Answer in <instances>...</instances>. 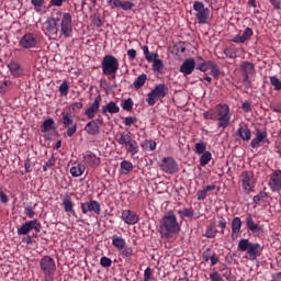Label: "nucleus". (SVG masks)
Listing matches in <instances>:
<instances>
[{"mask_svg": "<svg viewBox=\"0 0 281 281\" xmlns=\"http://www.w3.org/2000/svg\"><path fill=\"white\" fill-rule=\"evenodd\" d=\"M48 20L57 25L60 23V34L65 38H71V34H74V19L71 18V13H63L60 10H55Z\"/></svg>", "mask_w": 281, "mask_h": 281, "instance_id": "nucleus-1", "label": "nucleus"}, {"mask_svg": "<svg viewBox=\"0 0 281 281\" xmlns=\"http://www.w3.org/2000/svg\"><path fill=\"white\" fill-rule=\"evenodd\" d=\"M160 228L165 229V238H170L172 234H177L181 231L179 222L177 221V215L175 212L169 211L160 221Z\"/></svg>", "mask_w": 281, "mask_h": 281, "instance_id": "nucleus-2", "label": "nucleus"}, {"mask_svg": "<svg viewBox=\"0 0 281 281\" xmlns=\"http://www.w3.org/2000/svg\"><path fill=\"white\" fill-rule=\"evenodd\" d=\"M237 249L238 251H246L250 260H258V257L261 256L265 247H262L259 243H251L249 239L243 238L239 239Z\"/></svg>", "mask_w": 281, "mask_h": 281, "instance_id": "nucleus-3", "label": "nucleus"}, {"mask_svg": "<svg viewBox=\"0 0 281 281\" xmlns=\"http://www.w3.org/2000/svg\"><path fill=\"white\" fill-rule=\"evenodd\" d=\"M101 69L103 76H112V79L115 80V75L120 69V60L113 55H105L101 61Z\"/></svg>", "mask_w": 281, "mask_h": 281, "instance_id": "nucleus-4", "label": "nucleus"}, {"mask_svg": "<svg viewBox=\"0 0 281 281\" xmlns=\"http://www.w3.org/2000/svg\"><path fill=\"white\" fill-rule=\"evenodd\" d=\"M214 117L218 122V128H227L232 120V113H229V105L223 103L217 104L215 106Z\"/></svg>", "mask_w": 281, "mask_h": 281, "instance_id": "nucleus-5", "label": "nucleus"}, {"mask_svg": "<svg viewBox=\"0 0 281 281\" xmlns=\"http://www.w3.org/2000/svg\"><path fill=\"white\" fill-rule=\"evenodd\" d=\"M40 268L44 274V281H54V273H56V260L52 256H44L40 260Z\"/></svg>", "mask_w": 281, "mask_h": 281, "instance_id": "nucleus-6", "label": "nucleus"}, {"mask_svg": "<svg viewBox=\"0 0 281 281\" xmlns=\"http://www.w3.org/2000/svg\"><path fill=\"white\" fill-rule=\"evenodd\" d=\"M116 142L121 146H124L125 150L130 153V155H137V153H139V144H137V140L133 139L131 132L120 133V137Z\"/></svg>", "mask_w": 281, "mask_h": 281, "instance_id": "nucleus-7", "label": "nucleus"}, {"mask_svg": "<svg viewBox=\"0 0 281 281\" xmlns=\"http://www.w3.org/2000/svg\"><path fill=\"white\" fill-rule=\"evenodd\" d=\"M168 95V88L164 83L157 85L148 94H147V104L149 106H155L157 98H166Z\"/></svg>", "mask_w": 281, "mask_h": 281, "instance_id": "nucleus-8", "label": "nucleus"}, {"mask_svg": "<svg viewBox=\"0 0 281 281\" xmlns=\"http://www.w3.org/2000/svg\"><path fill=\"white\" fill-rule=\"evenodd\" d=\"M193 10L195 13V19L200 25H205L207 19H210V8H205V4L201 1H195L193 3Z\"/></svg>", "mask_w": 281, "mask_h": 281, "instance_id": "nucleus-9", "label": "nucleus"}, {"mask_svg": "<svg viewBox=\"0 0 281 281\" xmlns=\"http://www.w3.org/2000/svg\"><path fill=\"white\" fill-rule=\"evenodd\" d=\"M159 168L166 175H177L179 172V164L172 157H165L159 164Z\"/></svg>", "mask_w": 281, "mask_h": 281, "instance_id": "nucleus-10", "label": "nucleus"}, {"mask_svg": "<svg viewBox=\"0 0 281 281\" xmlns=\"http://www.w3.org/2000/svg\"><path fill=\"white\" fill-rule=\"evenodd\" d=\"M80 206H81L82 214H86V216H93L94 214L99 215L100 212L102 211V209L100 206V202H98L95 200L81 202Z\"/></svg>", "mask_w": 281, "mask_h": 281, "instance_id": "nucleus-11", "label": "nucleus"}, {"mask_svg": "<svg viewBox=\"0 0 281 281\" xmlns=\"http://www.w3.org/2000/svg\"><path fill=\"white\" fill-rule=\"evenodd\" d=\"M61 122L64 128H67V136L74 137V135H76V131H78V125L74 124V116L71 115V112H61Z\"/></svg>", "mask_w": 281, "mask_h": 281, "instance_id": "nucleus-12", "label": "nucleus"}, {"mask_svg": "<svg viewBox=\"0 0 281 281\" xmlns=\"http://www.w3.org/2000/svg\"><path fill=\"white\" fill-rule=\"evenodd\" d=\"M41 223H38L37 220L27 221L18 228V236H27L32 229L38 234L41 232Z\"/></svg>", "mask_w": 281, "mask_h": 281, "instance_id": "nucleus-13", "label": "nucleus"}, {"mask_svg": "<svg viewBox=\"0 0 281 281\" xmlns=\"http://www.w3.org/2000/svg\"><path fill=\"white\" fill-rule=\"evenodd\" d=\"M241 188L246 194L254 192V188H256V180H254V172L245 171L241 173Z\"/></svg>", "mask_w": 281, "mask_h": 281, "instance_id": "nucleus-14", "label": "nucleus"}, {"mask_svg": "<svg viewBox=\"0 0 281 281\" xmlns=\"http://www.w3.org/2000/svg\"><path fill=\"white\" fill-rule=\"evenodd\" d=\"M36 45H38V36L34 33H26L19 41V46L23 49H32Z\"/></svg>", "mask_w": 281, "mask_h": 281, "instance_id": "nucleus-15", "label": "nucleus"}, {"mask_svg": "<svg viewBox=\"0 0 281 281\" xmlns=\"http://www.w3.org/2000/svg\"><path fill=\"white\" fill-rule=\"evenodd\" d=\"M106 3L111 10H124V12H128V10L135 9L133 0H108Z\"/></svg>", "mask_w": 281, "mask_h": 281, "instance_id": "nucleus-16", "label": "nucleus"}, {"mask_svg": "<svg viewBox=\"0 0 281 281\" xmlns=\"http://www.w3.org/2000/svg\"><path fill=\"white\" fill-rule=\"evenodd\" d=\"M240 70L244 76V82H246L247 89L251 86V80H249V76H254L256 72V67L254 66L252 63L249 61H244L240 66Z\"/></svg>", "mask_w": 281, "mask_h": 281, "instance_id": "nucleus-17", "label": "nucleus"}, {"mask_svg": "<svg viewBox=\"0 0 281 281\" xmlns=\"http://www.w3.org/2000/svg\"><path fill=\"white\" fill-rule=\"evenodd\" d=\"M102 103V95L98 94L93 103L85 111V115L88 120H93L95 114L100 111V104Z\"/></svg>", "mask_w": 281, "mask_h": 281, "instance_id": "nucleus-18", "label": "nucleus"}, {"mask_svg": "<svg viewBox=\"0 0 281 281\" xmlns=\"http://www.w3.org/2000/svg\"><path fill=\"white\" fill-rule=\"evenodd\" d=\"M272 192H280L281 190V170L277 169L273 171L268 183Z\"/></svg>", "mask_w": 281, "mask_h": 281, "instance_id": "nucleus-19", "label": "nucleus"}, {"mask_svg": "<svg viewBox=\"0 0 281 281\" xmlns=\"http://www.w3.org/2000/svg\"><path fill=\"white\" fill-rule=\"evenodd\" d=\"M44 32L50 38H58V24L48 18L44 23Z\"/></svg>", "mask_w": 281, "mask_h": 281, "instance_id": "nucleus-20", "label": "nucleus"}, {"mask_svg": "<svg viewBox=\"0 0 281 281\" xmlns=\"http://www.w3.org/2000/svg\"><path fill=\"white\" fill-rule=\"evenodd\" d=\"M83 161L85 164H88L90 168H98L101 164L100 156L95 155L93 151L88 150L83 154Z\"/></svg>", "mask_w": 281, "mask_h": 281, "instance_id": "nucleus-21", "label": "nucleus"}, {"mask_svg": "<svg viewBox=\"0 0 281 281\" xmlns=\"http://www.w3.org/2000/svg\"><path fill=\"white\" fill-rule=\"evenodd\" d=\"M122 221L126 223V225H137L139 223V215L131 210H124L122 212Z\"/></svg>", "mask_w": 281, "mask_h": 281, "instance_id": "nucleus-22", "label": "nucleus"}, {"mask_svg": "<svg viewBox=\"0 0 281 281\" xmlns=\"http://www.w3.org/2000/svg\"><path fill=\"white\" fill-rule=\"evenodd\" d=\"M100 126H102V122L94 119L86 124L85 131L88 135H98L100 133Z\"/></svg>", "mask_w": 281, "mask_h": 281, "instance_id": "nucleus-23", "label": "nucleus"}, {"mask_svg": "<svg viewBox=\"0 0 281 281\" xmlns=\"http://www.w3.org/2000/svg\"><path fill=\"white\" fill-rule=\"evenodd\" d=\"M231 227H232L231 238L232 240H236L243 227V220H240V217H234L232 220Z\"/></svg>", "mask_w": 281, "mask_h": 281, "instance_id": "nucleus-24", "label": "nucleus"}, {"mask_svg": "<svg viewBox=\"0 0 281 281\" xmlns=\"http://www.w3.org/2000/svg\"><path fill=\"white\" fill-rule=\"evenodd\" d=\"M194 67H196V61L193 58L186 59L180 66V72L190 76L194 71Z\"/></svg>", "mask_w": 281, "mask_h": 281, "instance_id": "nucleus-25", "label": "nucleus"}, {"mask_svg": "<svg viewBox=\"0 0 281 281\" xmlns=\"http://www.w3.org/2000/svg\"><path fill=\"white\" fill-rule=\"evenodd\" d=\"M237 137H240L243 142H249L251 140V130L247 124L239 125L237 132H236Z\"/></svg>", "mask_w": 281, "mask_h": 281, "instance_id": "nucleus-26", "label": "nucleus"}, {"mask_svg": "<svg viewBox=\"0 0 281 281\" xmlns=\"http://www.w3.org/2000/svg\"><path fill=\"white\" fill-rule=\"evenodd\" d=\"M254 36V30L251 27H246L243 32V35H236L232 42L233 43H237V44H243L247 41H249V38H251Z\"/></svg>", "mask_w": 281, "mask_h": 281, "instance_id": "nucleus-27", "label": "nucleus"}, {"mask_svg": "<svg viewBox=\"0 0 281 281\" xmlns=\"http://www.w3.org/2000/svg\"><path fill=\"white\" fill-rule=\"evenodd\" d=\"M85 170H87V167L82 165V162L75 161L70 168V175L74 178L82 177L85 175Z\"/></svg>", "mask_w": 281, "mask_h": 281, "instance_id": "nucleus-28", "label": "nucleus"}, {"mask_svg": "<svg viewBox=\"0 0 281 281\" xmlns=\"http://www.w3.org/2000/svg\"><path fill=\"white\" fill-rule=\"evenodd\" d=\"M101 113L103 115H106L108 113H110L111 115H115L120 113V105H117V103L114 101H110L106 105L102 106Z\"/></svg>", "mask_w": 281, "mask_h": 281, "instance_id": "nucleus-29", "label": "nucleus"}, {"mask_svg": "<svg viewBox=\"0 0 281 281\" xmlns=\"http://www.w3.org/2000/svg\"><path fill=\"white\" fill-rule=\"evenodd\" d=\"M8 69L10 70L11 76H14V78H19V76L23 75V67H21V64L16 61H10L8 64Z\"/></svg>", "mask_w": 281, "mask_h": 281, "instance_id": "nucleus-30", "label": "nucleus"}, {"mask_svg": "<svg viewBox=\"0 0 281 281\" xmlns=\"http://www.w3.org/2000/svg\"><path fill=\"white\" fill-rule=\"evenodd\" d=\"M31 5L37 14H45L47 12V7H45V0H31Z\"/></svg>", "mask_w": 281, "mask_h": 281, "instance_id": "nucleus-31", "label": "nucleus"}, {"mask_svg": "<svg viewBox=\"0 0 281 281\" xmlns=\"http://www.w3.org/2000/svg\"><path fill=\"white\" fill-rule=\"evenodd\" d=\"M63 205L65 212H67L68 214H76V212H74V202H71V196L65 195L63 198Z\"/></svg>", "mask_w": 281, "mask_h": 281, "instance_id": "nucleus-32", "label": "nucleus"}, {"mask_svg": "<svg viewBox=\"0 0 281 281\" xmlns=\"http://www.w3.org/2000/svg\"><path fill=\"white\" fill-rule=\"evenodd\" d=\"M198 63L195 64V68L199 69V71H207L210 70V67L212 65V60L205 61L202 57L198 58Z\"/></svg>", "mask_w": 281, "mask_h": 281, "instance_id": "nucleus-33", "label": "nucleus"}, {"mask_svg": "<svg viewBox=\"0 0 281 281\" xmlns=\"http://www.w3.org/2000/svg\"><path fill=\"white\" fill-rule=\"evenodd\" d=\"M216 234H218V229L216 228V223L211 222L205 231V238H216Z\"/></svg>", "mask_w": 281, "mask_h": 281, "instance_id": "nucleus-34", "label": "nucleus"}, {"mask_svg": "<svg viewBox=\"0 0 281 281\" xmlns=\"http://www.w3.org/2000/svg\"><path fill=\"white\" fill-rule=\"evenodd\" d=\"M112 245L113 247H116L117 250H122L124 247H126V240L117 235H114L112 237Z\"/></svg>", "mask_w": 281, "mask_h": 281, "instance_id": "nucleus-35", "label": "nucleus"}, {"mask_svg": "<svg viewBox=\"0 0 281 281\" xmlns=\"http://www.w3.org/2000/svg\"><path fill=\"white\" fill-rule=\"evenodd\" d=\"M177 214H179L180 218L183 221V218H192V216H194V211L192 207H184L182 210H178Z\"/></svg>", "mask_w": 281, "mask_h": 281, "instance_id": "nucleus-36", "label": "nucleus"}, {"mask_svg": "<svg viewBox=\"0 0 281 281\" xmlns=\"http://www.w3.org/2000/svg\"><path fill=\"white\" fill-rule=\"evenodd\" d=\"M146 80H148V76L146 74H142L140 76H138L133 82L134 89H142V87L146 85Z\"/></svg>", "mask_w": 281, "mask_h": 281, "instance_id": "nucleus-37", "label": "nucleus"}, {"mask_svg": "<svg viewBox=\"0 0 281 281\" xmlns=\"http://www.w3.org/2000/svg\"><path fill=\"white\" fill-rule=\"evenodd\" d=\"M246 226L250 232H258V224L254 222L251 214L246 215Z\"/></svg>", "mask_w": 281, "mask_h": 281, "instance_id": "nucleus-38", "label": "nucleus"}, {"mask_svg": "<svg viewBox=\"0 0 281 281\" xmlns=\"http://www.w3.org/2000/svg\"><path fill=\"white\" fill-rule=\"evenodd\" d=\"M210 161H212V153L204 151V154H202V156L200 157V166H202V168H205V166H207Z\"/></svg>", "mask_w": 281, "mask_h": 281, "instance_id": "nucleus-39", "label": "nucleus"}, {"mask_svg": "<svg viewBox=\"0 0 281 281\" xmlns=\"http://www.w3.org/2000/svg\"><path fill=\"white\" fill-rule=\"evenodd\" d=\"M54 124H55L54 119H47L41 125V132L42 133H49V131H52V127L54 126Z\"/></svg>", "mask_w": 281, "mask_h": 281, "instance_id": "nucleus-40", "label": "nucleus"}, {"mask_svg": "<svg viewBox=\"0 0 281 281\" xmlns=\"http://www.w3.org/2000/svg\"><path fill=\"white\" fill-rule=\"evenodd\" d=\"M132 170H133V162L128 160H123L121 162V172L123 175H128V172H132Z\"/></svg>", "mask_w": 281, "mask_h": 281, "instance_id": "nucleus-41", "label": "nucleus"}, {"mask_svg": "<svg viewBox=\"0 0 281 281\" xmlns=\"http://www.w3.org/2000/svg\"><path fill=\"white\" fill-rule=\"evenodd\" d=\"M224 54L226 56V58H238V48L236 47H228L224 49Z\"/></svg>", "mask_w": 281, "mask_h": 281, "instance_id": "nucleus-42", "label": "nucleus"}, {"mask_svg": "<svg viewBox=\"0 0 281 281\" xmlns=\"http://www.w3.org/2000/svg\"><path fill=\"white\" fill-rule=\"evenodd\" d=\"M267 196V192L260 191L257 195L252 198V203H255L256 205H260V203H265Z\"/></svg>", "mask_w": 281, "mask_h": 281, "instance_id": "nucleus-43", "label": "nucleus"}, {"mask_svg": "<svg viewBox=\"0 0 281 281\" xmlns=\"http://www.w3.org/2000/svg\"><path fill=\"white\" fill-rule=\"evenodd\" d=\"M119 251H120V255L122 256V258L124 260H128L131 258V256H133V248L132 247L124 246V248L119 250Z\"/></svg>", "mask_w": 281, "mask_h": 281, "instance_id": "nucleus-44", "label": "nucleus"}, {"mask_svg": "<svg viewBox=\"0 0 281 281\" xmlns=\"http://www.w3.org/2000/svg\"><path fill=\"white\" fill-rule=\"evenodd\" d=\"M270 85L274 88V91H281V80L278 76L270 77Z\"/></svg>", "mask_w": 281, "mask_h": 281, "instance_id": "nucleus-45", "label": "nucleus"}, {"mask_svg": "<svg viewBox=\"0 0 281 281\" xmlns=\"http://www.w3.org/2000/svg\"><path fill=\"white\" fill-rule=\"evenodd\" d=\"M59 93L60 95H68L69 94V82L64 80L59 86Z\"/></svg>", "mask_w": 281, "mask_h": 281, "instance_id": "nucleus-46", "label": "nucleus"}, {"mask_svg": "<svg viewBox=\"0 0 281 281\" xmlns=\"http://www.w3.org/2000/svg\"><path fill=\"white\" fill-rule=\"evenodd\" d=\"M256 137H258L262 144H269V139L267 138V131H256Z\"/></svg>", "mask_w": 281, "mask_h": 281, "instance_id": "nucleus-47", "label": "nucleus"}, {"mask_svg": "<svg viewBox=\"0 0 281 281\" xmlns=\"http://www.w3.org/2000/svg\"><path fill=\"white\" fill-rule=\"evenodd\" d=\"M164 69V61L161 59H155L153 61V71L159 72Z\"/></svg>", "mask_w": 281, "mask_h": 281, "instance_id": "nucleus-48", "label": "nucleus"}, {"mask_svg": "<svg viewBox=\"0 0 281 281\" xmlns=\"http://www.w3.org/2000/svg\"><path fill=\"white\" fill-rule=\"evenodd\" d=\"M206 148H207V144H205L204 142L195 144V153L198 155H203Z\"/></svg>", "mask_w": 281, "mask_h": 281, "instance_id": "nucleus-49", "label": "nucleus"}, {"mask_svg": "<svg viewBox=\"0 0 281 281\" xmlns=\"http://www.w3.org/2000/svg\"><path fill=\"white\" fill-rule=\"evenodd\" d=\"M100 265L104 269H109V267H111V265H113V261L109 257H101Z\"/></svg>", "mask_w": 281, "mask_h": 281, "instance_id": "nucleus-50", "label": "nucleus"}, {"mask_svg": "<svg viewBox=\"0 0 281 281\" xmlns=\"http://www.w3.org/2000/svg\"><path fill=\"white\" fill-rule=\"evenodd\" d=\"M122 109L124 111H133V99H126L122 104Z\"/></svg>", "mask_w": 281, "mask_h": 281, "instance_id": "nucleus-51", "label": "nucleus"}, {"mask_svg": "<svg viewBox=\"0 0 281 281\" xmlns=\"http://www.w3.org/2000/svg\"><path fill=\"white\" fill-rule=\"evenodd\" d=\"M213 254L214 251H212V248H206L202 254L203 260H205V262H210V259L212 258Z\"/></svg>", "mask_w": 281, "mask_h": 281, "instance_id": "nucleus-52", "label": "nucleus"}, {"mask_svg": "<svg viewBox=\"0 0 281 281\" xmlns=\"http://www.w3.org/2000/svg\"><path fill=\"white\" fill-rule=\"evenodd\" d=\"M209 69L211 70V74L214 76V78H218V76H221V70H218V66H216L214 61H212V65Z\"/></svg>", "mask_w": 281, "mask_h": 281, "instance_id": "nucleus-53", "label": "nucleus"}, {"mask_svg": "<svg viewBox=\"0 0 281 281\" xmlns=\"http://www.w3.org/2000/svg\"><path fill=\"white\" fill-rule=\"evenodd\" d=\"M145 148L148 150H155L157 148V143L153 139L145 140Z\"/></svg>", "mask_w": 281, "mask_h": 281, "instance_id": "nucleus-54", "label": "nucleus"}, {"mask_svg": "<svg viewBox=\"0 0 281 281\" xmlns=\"http://www.w3.org/2000/svg\"><path fill=\"white\" fill-rule=\"evenodd\" d=\"M125 126H133V124H137V117L135 116H126L124 119Z\"/></svg>", "mask_w": 281, "mask_h": 281, "instance_id": "nucleus-55", "label": "nucleus"}, {"mask_svg": "<svg viewBox=\"0 0 281 281\" xmlns=\"http://www.w3.org/2000/svg\"><path fill=\"white\" fill-rule=\"evenodd\" d=\"M67 3V0H49V4L53 5V8H63Z\"/></svg>", "mask_w": 281, "mask_h": 281, "instance_id": "nucleus-56", "label": "nucleus"}, {"mask_svg": "<svg viewBox=\"0 0 281 281\" xmlns=\"http://www.w3.org/2000/svg\"><path fill=\"white\" fill-rule=\"evenodd\" d=\"M178 54H186V42H179L176 44Z\"/></svg>", "mask_w": 281, "mask_h": 281, "instance_id": "nucleus-57", "label": "nucleus"}, {"mask_svg": "<svg viewBox=\"0 0 281 281\" xmlns=\"http://www.w3.org/2000/svg\"><path fill=\"white\" fill-rule=\"evenodd\" d=\"M159 58V54L157 53H149L147 56H145V59L147 63H154V60H157Z\"/></svg>", "mask_w": 281, "mask_h": 281, "instance_id": "nucleus-58", "label": "nucleus"}, {"mask_svg": "<svg viewBox=\"0 0 281 281\" xmlns=\"http://www.w3.org/2000/svg\"><path fill=\"white\" fill-rule=\"evenodd\" d=\"M92 23L93 25H95V27H102V25H104V23L102 22V19L99 15H94L92 18Z\"/></svg>", "mask_w": 281, "mask_h": 281, "instance_id": "nucleus-59", "label": "nucleus"}, {"mask_svg": "<svg viewBox=\"0 0 281 281\" xmlns=\"http://www.w3.org/2000/svg\"><path fill=\"white\" fill-rule=\"evenodd\" d=\"M24 214H25L29 218H34V216H36V212H34V210H33L31 206L25 207Z\"/></svg>", "mask_w": 281, "mask_h": 281, "instance_id": "nucleus-60", "label": "nucleus"}, {"mask_svg": "<svg viewBox=\"0 0 281 281\" xmlns=\"http://www.w3.org/2000/svg\"><path fill=\"white\" fill-rule=\"evenodd\" d=\"M151 276H153V269H150V267L146 268L144 271V280L143 281H150Z\"/></svg>", "mask_w": 281, "mask_h": 281, "instance_id": "nucleus-61", "label": "nucleus"}, {"mask_svg": "<svg viewBox=\"0 0 281 281\" xmlns=\"http://www.w3.org/2000/svg\"><path fill=\"white\" fill-rule=\"evenodd\" d=\"M260 143H262V140L258 136H256L250 142V146H251V148H260Z\"/></svg>", "mask_w": 281, "mask_h": 281, "instance_id": "nucleus-62", "label": "nucleus"}, {"mask_svg": "<svg viewBox=\"0 0 281 281\" xmlns=\"http://www.w3.org/2000/svg\"><path fill=\"white\" fill-rule=\"evenodd\" d=\"M260 143H262V140L258 136H256L250 142V146H251V148H260Z\"/></svg>", "mask_w": 281, "mask_h": 281, "instance_id": "nucleus-63", "label": "nucleus"}, {"mask_svg": "<svg viewBox=\"0 0 281 281\" xmlns=\"http://www.w3.org/2000/svg\"><path fill=\"white\" fill-rule=\"evenodd\" d=\"M218 227H221V234H225V227H227V221H225V217H221L218 221Z\"/></svg>", "mask_w": 281, "mask_h": 281, "instance_id": "nucleus-64", "label": "nucleus"}]
</instances>
